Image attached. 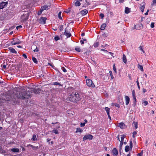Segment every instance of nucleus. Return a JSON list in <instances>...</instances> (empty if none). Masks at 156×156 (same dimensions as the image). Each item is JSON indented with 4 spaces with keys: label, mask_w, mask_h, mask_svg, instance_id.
<instances>
[{
    "label": "nucleus",
    "mask_w": 156,
    "mask_h": 156,
    "mask_svg": "<svg viewBox=\"0 0 156 156\" xmlns=\"http://www.w3.org/2000/svg\"><path fill=\"white\" fill-rule=\"evenodd\" d=\"M31 91L29 90L25 91L22 90L21 91H17L15 94L14 97H16L18 99H27L30 96Z\"/></svg>",
    "instance_id": "f257e3e1"
},
{
    "label": "nucleus",
    "mask_w": 156,
    "mask_h": 156,
    "mask_svg": "<svg viewBox=\"0 0 156 156\" xmlns=\"http://www.w3.org/2000/svg\"><path fill=\"white\" fill-rule=\"evenodd\" d=\"M80 97L78 93L75 92L72 93L69 98V101L73 102L79 101Z\"/></svg>",
    "instance_id": "f03ea898"
},
{
    "label": "nucleus",
    "mask_w": 156,
    "mask_h": 156,
    "mask_svg": "<svg viewBox=\"0 0 156 156\" xmlns=\"http://www.w3.org/2000/svg\"><path fill=\"white\" fill-rule=\"evenodd\" d=\"M86 82L87 85L89 87H94L95 86L94 83H93L92 81L90 79H87L86 80Z\"/></svg>",
    "instance_id": "7ed1b4c3"
},
{
    "label": "nucleus",
    "mask_w": 156,
    "mask_h": 156,
    "mask_svg": "<svg viewBox=\"0 0 156 156\" xmlns=\"http://www.w3.org/2000/svg\"><path fill=\"white\" fill-rule=\"evenodd\" d=\"M93 137V136L91 134L86 135L83 137V141H84L87 140H92Z\"/></svg>",
    "instance_id": "20e7f679"
},
{
    "label": "nucleus",
    "mask_w": 156,
    "mask_h": 156,
    "mask_svg": "<svg viewBox=\"0 0 156 156\" xmlns=\"http://www.w3.org/2000/svg\"><path fill=\"white\" fill-rule=\"evenodd\" d=\"M8 4L7 2H2L0 3V9H3L5 7H6Z\"/></svg>",
    "instance_id": "39448f33"
},
{
    "label": "nucleus",
    "mask_w": 156,
    "mask_h": 156,
    "mask_svg": "<svg viewBox=\"0 0 156 156\" xmlns=\"http://www.w3.org/2000/svg\"><path fill=\"white\" fill-rule=\"evenodd\" d=\"M28 13L23 14L21 16V19L23 21L26 20L28 17Z\"/></svg>",
    "instance_id": "423d86ee"
},
{
    "label": "nucleus",
    "mask_w": 156,
    "mask_h": 156,
    "mask_svg": "<svg viewBox=\"0 0 156 156\" xmlns=\"http://www.w3.org/2000/svg\"><path fill=\"white\" fill-rule=\"evenodd\" d=\"M134 27L135 29L137 30H139L143 28V25L141 24H138L135 25Z\"/></svg>",
    "instance_id": "0eeeda50"
},
{
    "label": "nucleus",
    "mask_w": 156,
    "mask_h": 156,
    "mask_svg": "<svg viewBox=\"0 0 156 156\" xmlns=\"http://www.w3.org/2000/svg\"><path fill=\"white\" fill-rule=\"evenodd\" d=\"M46 19H47L45 17H41L39 19V21L40 23L44 24L45 23Z\"/></svg>",
    "instance_id": "6e6552de"
},
{
    "label": "nucleus",
    "mask_w": 156,
    "mask_h": 156,
    "mask_svg": "<svg viewBox=\"0 0 156 156\" xmlns=\"http://www.w3.org/2000/svg\"><path fill=\"white\" fill-rule=\"evenodd\" d=\"M50 6L49 5H44L43 6L41 7V9H43V11L44 10H48L50 8Z\"/></svg>",
    "instance_id": "1a4fd4ad"
},
{
    "label": "nucleus",
    "mask_w": 156,
    "mask_h": 156,
    "mask_svg": "<svg viewBox=\"0 0 156 156\" xmlns=\"http://www.w3.org/2000/svg\"><path fill=\"white\" fill-rule=\"evenodd\" d=\"M20 42L18 39H16L15 41H14L11 42V44L12 45H15L16 44H20Z\"/></svg>",
    "instance_id": "9d476101"
},
{
    "label": "nucleus",
    "mask_w": 156,
    "mask_h": 156,
    "mask_svg": "<svg viewBox=\"0 0 156 156\" xmlns=\"http://www.w3.org/2000/svg\"><path fill=\"white\" fill-rule=\"evenodd\" d=\"M145 3L144 2H143L141 4V7H140V9L141 11L142 12H143L144 8H145Z\"/></svg>",
    "instance_id": "9b49d317"
},
{
    "label": "nucleus",
    "mask_w": 156,
    "mask_h": 156,
    "mask_svg": "<svg viewBox=\"0 0 156 156\" xmlns=\"http://www.w3.org/2000/svg\"><path fill=\"white\" fill-rule=\"evenodd\" d=\"M64 33V35L66 36L67 38L70 37L71 35V34L68 33V32L67 31L66 28L65 29V32Z\"/></svg>",
    "instance_id": "f8f14e48"
},
{
    "label": "nucleus",
    "mask_w": 156,
    "mask_h": 156,
    "mask_svg": "<svg viewBox=\"0 0 156 156\" xmlns=\"http://www.w3.org/2000/svg\"><path fill=\"white\" fill-rule=\"evenodd\" d=\"M125 100L126 101V105H127L129 102V98L128 96H126L125 97Z\"/></svg>",
    "instance_id": "ddd939ff"
},
{
    "label": "nucleus",
    "mask_w": 156,
    "mask_h": 156,
    "mask_svg": "<svg viewBox=\"0 0 156 156\" xmlns=\"http://www.w3.org/2000/svg\"><path fill=\"white\" fill-rule=\"evenodd\" d=\"M88 13V10L87 9H84L80 11V13L82 16H84L87 14Z\"/></svg>",
    "instance_id": "4468645a"
},
{
    "label": "nucleus",
    "mask_w": 156,
    "mask_h": 156,
    "mask_svg": "<svg viewBox=\"0 0 156 156\" xmlns=\"http://www.w3.org/2000/svg\"><path fill=\"white\" fill-rule=\"evenodd\" d=\"M40 90H37L36 89H33V90H29V91H31L30 94L34 92V93L35 94H38L39 93H40V92L39 91H40Z\"/></svg>",
    "instance_id": "2eb2a0df"
},
{
    "label": "nucleus",
    "mask_w": 156,
    "mask_h": 156,
    "mask_svg": "<svg viewBox=\"0 0 156 156\" xmlns=\"http://www.w3.org/2000/svg\"><path fill=\"white\" fill-rule=\"evenodd\" d=\"M118 126L120 127L121 129H124L126 127V126L123 122H121L119 123Z\"/></svg>",
    "instance_id": "dca6fc26"
},
{
    "label": "nucleus",
    "mask_w": 156,
    "mask_h": 156,
    "mask_svg": "<svg viewBox=\"0 0 156 156\" xmlns=\"http://www.w3.org/2000/svg\"><path fill=\"white\" fill-rule=\"evenodd\" d=\"M9 49L10 51L12 53L15 54L17 53V51L13 48L12 47H9Z\"/></svg>",
    "instance_id": "f3484780"
},
{
    "label": "nucleus",
    "mask_w": 156,
    "mask_h": 156,
    "mask_svg": "<svg viewBox=\"0 0 156 156\" xmlns=\"http://www.w3.org/2000/svg\"><path fill=\"white\" fill-rule=\"evenodd\" d=\"M112 153H113V154L115 155L116 156L118 154V151L116 148H113L112 151Z\"/></svg>",
    "instance_id": "a211bd4d"
},
{
    "label": "nucleus",
    "mask_w": 156,
    "mask_h": 156,
    "mask_svg": "<svg viewBox=\"0 0 156 156\" xmlns=\"http://www.w3.org/2000/svg\"><path fill=\"white\" fill-rule=\"evenodd\" d=\"M130 12V9L128 7H126L125 9V12L126 14H128Z\"/></svg>",
    "instance_id": "6ab92c4d"
},
{
    "label": "nucleus",
    "mask_w": 156,
    "mask_h": 156,
    "mask_svg": "<svg viewBox=\"0 0 156 156\" xmlns=\"http://www.w3.org/2000/svg\"><path fill=\"white\" fill-rule=\"evenodd\" d=\"M30 147L33 150H37L38 148V146H33L30 145L29 144L27 145V147Z\"/></svg>",
    "instance_id": "aec40b11"
},
{
    "label": "nucleus",
    "mask_w": 156,
    "mask_h": 156,
    "mask_svg": "<svg viewBox=\"0 0 156 156\" xmlns=\"http://www.w3.org/2000/svg\"><path fill=\"white\" fill-rule=\"evenodd\" d=\"M106 26V24L105 23H103L101 27V30H104Z\"/></svg>",
    "instance_id": "412c9836"
},
{
    "label": "nucleus",
    "mask_w": 156,
    "mask_h": 156,
    "mask_svg": "<svg viewBox=\"0 0 156 156\" xmlns=\"http://www.w3.org/2000/svg\"><path fill=\"white\" fill-rule=\"evenodd\" d=\"M122 60L123 62L125 63H126L127 62V59L126 58V55L124 54H123L122 56Z\"/></svg>",
    "instance_id": "4be33fe9"
},
{
    "label": "nucleus",
    "mask_w": 156,
    "mask_h": 156,
    "mask_svg": "<svg viewBox=\"0 0 156 156\" xmlns=\"http://www.w3.org/2000/svg\"><path fill=\"white\" fill-rule=\"evenodd\" d=\"M11 151L14 152H19V149L18 148H12L11 149Z\"/></svg>",
    "instance_id": "5701e85b"
},
{
    "label": "nucleus",
    "mask_w": 156,
    "mask_h": 156,
    "mask_svg": "<svg viewBox=\"0 0 156 156\" xmlns=\"http://www.w3.org/2000/svg\"><path fill=\"white\" fill-rule=\"evenodd\" d=\"M132 96L133 98V99L134 100H135V101H136V97L135 96V91L134 90H133L132 92Z\"/></svg>",
    "instance_id": "b1692460"
},
{
    "label": "nucleus",
    "mask_w": 156,
    "mask_h": 156,
    "mask_svg": "<svg viewBox=\"0 0 156 156\" xmlns=\"http://www.w3.org/2000/svg\"><path fill=\"white\" fill-rule=\"evenodd\" d=\"M142 104H144V106H145L147 105L148 104V101H144L143 100L142 101Z\"/></svg>",
    "instance_id": "393cba45"
},
{
    "label": "nucleus",
    "mask_w": 156,
    "mask_h": 156,
    "mask_svg": "<svg viewBox=\"0 0 156 156\" xmlns=\"http://www.w3.org/2000/svg\"><path fill=\"white\" fill-rule=\"evenodd\" d=\"M83 131V130L80 128H78L76 129V133L80 132L81 133Z\"/></svg>",
    "instance_id": "a878e982"
},
{
    "label": "nucleus",
    "mask_w": 156,
    "mask_h": 156,
    "mask_svg": "<svg viewBox=\"0 0 156 156\" xmlns=\"http://www.w3.org/2000/svg\"><path fill=\"white\" fill-rule=\"evenodd\" d=\"M31 140L33 141L37 140L36 135L34 134L33 135V137L31 139Z\"/></svg>",
    "instance_id": "bb28decb"
},
{
    "label": "nucleus",
    "mask_w": 156,
    "mask_h": 156,
    "mask_svg": "<svg viewBox=\"0 0 156 156\" xmlns=\"http://www.w3.org/2000/svg\"><path fill=\"white\" fill-rule=\"evenodd\" d=\"M12 98V97L9 96V95H7L6 98H4L5 100V101H8L9 99H11Z\"/></svg>",
    "instance_id": "cd10ccee"
},
{
    "label": "nucleus",
    "mask_w": 156,
    "mask_h": 156,
    "mask_svg": "<svg viewBox=\"0 0 156 156\" xmlns=\"http://www.w3.org/2000/svg\"><path fill=\"white\" fill-rule=\"evenodd\" d=\"M74 5L76 6H79L80 5V3L79 1H77L74 3Z\"/></svg>",
    "instance_id": "c85d7f7f"
},
{
    "label": "nucleus",
    "mask_w": 156,
    "mask_h": 156,
    "mask_svg": "<svg viewBox=\"0 0 156 156\" xmlns=\"http://www.w3.org/2000/svg\"><path fill=\"white\" fill-rule=\"evenodd\" d=\"M125 136H126L125 135H122L121 137V141H120V142H123L124 141V139L125 138Z\"/></svg>",
    "instance_id": "c756f323"
},
{
    "label": "nucleus",
    "mask_w": 156,
    "mask_h": 156,
    "mask_svg": "<svg viewBox=\"0 0 156 156\" xmlns=\"http://www.w3.org/2000/svg\"><path fill=\"white\" fill-rule=\"evenodd\" d=\"M138 68L141 71H143V67L142 66L140 65H138Z\"/></svg>",
    "instance_id": "7c9ffc66"
},
{
    "label": "nucleus",
    "mask_w": 156,
    "mask_h": 156,
    "mask_svg": "<svg viewBox=\"0 0 156 156\" xmlns=\"http://www.w3.org/2000/svg\"><path fill=\"white\" fill-rule=\"evenodd\" d=\"M129 150V146L127 145L125 147V151L126 152H128Z\"/></svg>",
    "instance_id": "2f4dec72"
},
{
    "label": "nucleus",
    "mask_w": 156,
    "mask_h": 156,
    "mask_svg": "<svg viewBox=\"0 0 156 156\" xmlns=\"http://www.w3.org/2000/svg\"><path fill=\"white\" fill-rule=\"evenodd\" d=\"M105 111H106L107 115H108V114H109L110 112V109L108 108L107 107H106L105 108Z\"/></svg>",
    "instance_id": "473e14b6"
},
{
    "label": "nucleus",
    "mask_w": 156,
    "mask_h": 156,
    "mask_svg": "<svg viewBox=\"0 0 156 156\" xmlns=\"http://www.w3.org/2000/svg\"><path fill=\"white\" fill-rule=\"evenodd\" d=\"M32 59L33 61L35 63H37V61L36 58H35L34 57H33L32 58Z\"/></svg>",
    "instance_id": "72a5a7b5"
},
{
    "label": "nucleus",
    "mask_w": 156,
    "mask_h": 156,
    "mask_svg": "<svg viewBox=\"0 0 156 156\" xmlns=\"http://www.w3.org/2000/svg\"><path fill=\"white\" fill-rule=\"evenodd\" d=\"M120 145L119 146V151H121V150L122 148V145H123V142H120Z\"/></svg>",
    "instance_id": "f704fd0d"
},
{
    "label": "nucleus",
    "mask_w": 156,
    "mask_h": 156,
    "mask_svg": "<svg viewBox=\"0 0 156 156\" xmlns=\"http://www.w3.org/2000/svg\"><path fill=\"white\" fill-rule=\"evenodd\" d=\"M51 132L54 133L56 134H58L59 133L58 130L55 129H54Z\"/></svg>",
    "instance_id": "c9c22d12"
},
{
    "label": "nucleus",
    "mask_w": 156,
    "mask_h": 156,
    "mask_svg": "<svg viewBox=\"0 0 156 156\" xmlns=\"http://www.w3.org/2000/svg\"><path fill=\"white\" fill-rule=\"evenodd\" d=\"M137 134V132L136 131H134L133 133V138H135L136 135Z\"/></svg>",
    "instance_id": "e433bc0d"
},
{
    "label": "nucleus",
    "mask_w": 156,
    "mask_h": 156,
    "mask_svg": "<svg viewBox=\"0 0 156 156\" xmlns=\"http://www.w3.org/2000/svg\"><path fill=\"white\" fill-rule=\"evenodd\" d=\"M112 106H114V105H115V106L118 107V108L119 107V105L117 104H114L112 103Z\"/></svg>",
    "instance_id": "4c0bfd02"
},
{
    "label": "nucleus",
    "mask_w": 156,
    "mask_h": 156,
    "mask_svg": "<svg viewBox=\"0 0 156 156\" xmlns=\"http://www.w3.org/2000/svg\"><path fill=\"white\" fill-rule=\"evenodd\" d=\"M75 50L77 51L78 52H80V48L79 47H76L75 48Z\"/></svg>",
    "instance_id": "58836bf2"
},
{
    "label": "nucleus",
    "mask_w": 156,
    "mask_h": 156,
    "mask_svg": "<svg viewBox=\"0 0 156 156\" xmlns=\"http://www.w3.org/2000/svg\"><path fill=\"white\" fill-rule=\"evenodd\" d=\"M61 12H59L58 14V17L60 19H62V17L61 16Z\"/></svg>",
    "instance_id": "ea45409f"
},
{
    "label": "nucleus",
    "mask_w": 156,
    "mask_h": 156,
    "mask_svg": "<svg viewBox=\"0 0 156 156\" xmlns=\"http://www.w3.org/2000/svg\"><path fill=\"white\" fill-rule=\"evenodd\" d=\"M43 9H40V10L39 11V12H38L37 13V14L38 15H41V14L42 13V12H43Z\"/></svg>",
    "instance_id": "a19ab883"
},
{
    "label": "nucleus",
    "mask_w": 156,
    "mask_h": 156,
    "mask_svg": "<svg viewBox=\"0 0 156 156\" xmlns=\"http://www.w3.org/2000/svg\"><path fill=\"white\" fill-rule=\"evenodd\" d=\"M136 83H137V85L138 88L139 89H140V85H139V81H138V78H137V80L136 81Z\"/></svg>",
    "instance_id": "79ce46f5"
},
{
    "label": "nucleus",
    "mask_w": 156,
    "mask_h": 156,
    "mask_svg": "<svg viewBox=\"0 0 156 156\" xmlns=\"http://www.w3.org/2000/svg\"><path fill=\"white\" fill-rule=\"evenodd\" d=\"M143 151H142L141 152L137 154V156H142Z\"/></svg>",
    "instance_id": "37998d69"
},
{
    "label": "nucleus",
    "mask_w": 156,
    "mask_h": 156,
    "mask_svg": "<svg viewBox=\"0 0 156 156\" xmlns=\"http://www.w3.org/2000/svg\"><path fill=\"white\" fill-rule=\"evenodd\" d=\"M113 70L115 72V73H116V69L115 64L113 65Z\"/></svg>",
    "instance_id": "c03bdc74"
},
{
    "label": "nucleus",
    "mask_w": 156,
    "mask_h": 156,
    "mask_svg": "<svg viewBox=\"0 0 156 156\" xmlns=\"http://www.w3.org/2000/svg\"><path fill=\"white\" fill-rule=\"evenodd\" d=\"M99 44L98 42H96L95 44L94 45V46L95 47H97L99 45Z\"/></svg>",
    "instance_id": "a18cd8bd"
},
{
    "label": "nucleus",
    "mask_w": 156,
    "mask_h": 156,
    "mask_svg": "<svg viewBox=\"0 0 156 156\" xmlns=\"http://www.w3.org/2000/svg\"><path fill=\"white\" fill-rule=\"evenodd\" d=\"M53 85L61 86V85L60 83L57 82L54 83H53Z\"/></svg>",
    "instance_id": "49530a36"
},
{
    "label": "nucleus",
    "mask_w": 156,
    "mask_h": 156,
    "mask_svg": "<svg viewBox=\"0 0 156 156\" xmlns=\"http://www.w3.org/2000/svg\"><path fill=\"white\" fill-rule=\"evenodd\" d=\"M54 39L56 41H57L59 39V38L58 36H57L55 37Z\"/></svg>",
    "instance_id": "de8ad7c7"
},
{
    "label": "nucleus",
    "mask_w": 156,
    "mask_h": 156,
    "mask_svg": "<svg viewBox=\"0 0 156 156\" xmlns=\"http://www.w3.org/2000/svg\"><path fill=\"white\" fill-rule=\"evenodd\" d=\"M100 16L101 17L102 19H103L104 17V15L103 13H101L100 14Z\"/></svg>",
    "instance_id": "09e8293b"
},
{
    "label": "nucleus",
    "mask_w": 156,
    "mask_h": 156,
    "mask_svg": "<svg viewBox=\"0 0 156 156\" xmlns=\"http://www.w3.org/2000/svg\"><path fill=\"white\" fill-rule=\"evenodd\" d=\"M134 126L136 129H137L138 127L137 123V122H134Z\"/></svg>",
    "instance_id": "8fccbe9b"
},
{
    "label": "nucleus",
    "mask_w": 156,
    "mask_h": 156,
    "mask_svg": "<svg viewBox=\"0 0 156 156\" xmlns=\"http://www.w3.org/2000/svg\"><path fill=\"white\" fill-rule=\"evenodd\" d=\"M63 26L62 25H61L60 26V28H59V29H60V30L61 31H62L63 30Z\"/></svg>",
    "instance_id": "3c124183"
},
{
    "label": "nucleus",
    "mask_w": 156,
    "mask_h": 156,
    "mask_svg": "<svg viewBox=\"0 0 156 156\" xmlns=\"http://www.w3.org/2000/svg\"><path fill=\"white\" fill-rule=\"evenodd\" d=\"M154 23H151V27L152 28H153L154 27Z\"/></svg>",
    "instance_id": "603ef678"
},
{
    "label": "nucleus",
    "mask_w": 156,
    "mask_h": 156,
    "mask_svg": "<svg viewBox=\"0 0 156 156\" xmlns=\"http://www.w3.org/2000/svg\"><path fill=\"white\" fill-rule=\"evenodd\" d=\"M62 69L64 72L65 73L66 72V70L64 67H62Z\"/></svg>",
    "instance_id": "864d4df0"
},
{
    "label": "nucleus",
    "mask_w": 156,
    "mask_h": 156,
    "mask_svg": "<svg viewBox=\"0 0 156 156\" xmlns=\"http://www.w3.org/2000/svg\"><path fill=\"white\" fill-rule=\"evenodd\" d=\"M129 144L130 148L132 149L133 147V143L132 141H130V142Z\"/></svg>",
    "instance_id": "5fc2aeb1"
},
{
    "label": "nucleus",
    "mask_w": 156,
    "mask_h": 156,
    "mask_svg": "<svg viewBox=\"0 0 156 156\" xmlns=\"http://www.w3.org/2000/svg\"><path fill=\"white\" fill-rule=\"evenodd\" d=\"M85 123H80V126L81 127H83L85 126Z\"/></svg>",
    "instance_id": "6e6d98bb"
},
{
    "label": "nucleus",
    "mask_w": 156,
    "mask_h": 156,
    "mask_svg": "<svg viewBox=\"0 0 156 156\" xmlns=\"http://www.w3.org/2000/svg\"><path fill=\"white\" fill-rule=\"evenodd\" d=\"M154 4H156V0H153L152 1V4L151 5H153Z\"/></svg>",
    "instance_id": "4d7b16f0"
},
{
    "label": "nucleus",
    "mask_w": 156,
    "mask_h": 156,
    "mask_svg": "<svg viewBox=\"0 0 156 156\" xmlns=\"http://www.w3.org/2000/svg\"><path fill=\"white\" fill-rule=\"evenodd\" d=\"M23 56L25 58H27V56L25 54H23Z\"/></svg>",
    "instance_id": "13d9d810"
},
{
    "label": "nucleus",
    "mask_w": 156,
    "mask_h": 156,
    "mask_svg": "<svg viewBox=\"0 0 156 156\" xmlns=\"http://www.w3.org/2000/svg\"><path fill=\"white\" fill-rule=\"evenodd\" d=\"M38 51H39V50L37 48H36L34 50V52H38Z\"/></svg>",
    "instance_id": "bf43d9fd"
},
{
    "label": "nucleus",
    "mask_w": 156,
    "mask_h": 156,
    "mask_svg": "<svg viewBox=\"0 0 156 156\" xmlns=\"http://www.w3.org/2000/svg\"><path fill=\"white\" fill-rule=\"evenodd\" d=\"M21 27H22V26L21 25H20L19 26H17L16 27V28L17 30H18L19 28H21Z\"/></svg>",
    "instance_id": "052dcab7"
},
{
    "label": "nucleus",
    "mask_w": 156,
    "mask_h": 156,
    "mask_svg": "<svg viewBox=\"0 0 156 156\" xmlns=\"http://www.w3.org/2000/svg\"><path fill=\"white\" fill-rule=\"evenodd\" d=\"M146 91H147V90H146V89H145L144 88L143 89V93H144L145 92H146Z\"/></svg>",
    "instance_id": "680f3d73"
},
{
    "label": "nucleus",
    "mask_w": 156,
    "mask_h": 156,
    "mask_svg": "<svg viewBox=\"0 0 156 156\" xmlns=\"http://www.w3.org/2000/svg\"><path fill=\"white\" fill-rule=\"evenodd\" d=\"M139 49L140 50L142 51L143 50V49L142 48V47L141 46H140L139 47Z\"/></svg>",
    "instance_id": "e2e57ef3"
},
{
    "label": "nucleus",
    "mask_w": 156,
    "mask_h": 156,
    "mask_svg": "<svg viewBox=\"0 0 156 156\" xmlns=\"http://www.w3.org/2000/svg\"><path fill=\"white\" fill-rule=\"evenodd\" d=\"M48 64L49 65V66H51L52 68H53L54 66L52 65V64L50 63H48Z\"/></svg>",
    "instance_id": "0e129e2a"
},
{
    "label": "nucleus",
    "mask_w": 156,
    "mask_h": 156,
    "mask_svg": "<svg viewBox=\"0 0 156 156\" xmlns=\"http://www.w3.org/2000/svg\"><path fill=\"white\" fill-rule=\"evenodd\" d=\"M80 42L82 44H84V41L82 40H81L80 41Z\"/></svg>",
    "instance_id": "69168bd1"
},
{
    "label": "nucleus",
    "mask_w": 156,
    "mask_h": 156,
    "mask_svg": "<svg viewBox=\"0 0 156 156\" xmlns=\"http://www.w3.org/2000/svg\"><path fill=\"white\" fill-rule=\"evenodd\" d=\"M6 66L5 65H3V68H4V69H5V68H6Z\"/></svg>",
    "instance_id": "338daca9"
},
{
    "label": "nucleus",
    "mask_w": 156,
    "mask_h": 156,
    "mask_svg": "<svg viewBox=\"0 0 156 156\" xmlns=\"http://www.w3.org/2000/svg\"><path fill=\"white\" fill-rule=\"evenodd\" d=\"M124 0H119V2L120 3H122L123 2H124Z\"/></svg>",
    "instance_id": "774afa93"
}]
</instances>
